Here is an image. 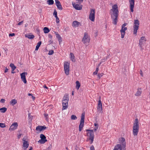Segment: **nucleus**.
Returning <instances> with one entry per match:
<instances>
[{
	"mask_svg": "<svg viewBox=\"0 0 150 150\" xmlns=\"http://www.w3.org/2000/svg\"><path fill=\"white\" fill-rule=\"evenodd\" d=\"M17 102V101L15 99L12 100L10 102V104L12 105L16 104Z\"/></svg>",
	"mask_w": 150,
	"mask_h": 150,
	"instance_id": "cd10ccee",
	"label": "nucleus"
},
{
	"mask_svg": "<svg viewBox=\"0 0 150 150\" xmlns=\"http://www.w3.org/2000/svg\"><path fill=\"white\" fill-rule=\"evenodd\" d=\"M112 8L110 11L111 18L112 20V23L115 25L117 24L118 17L119 15V11L118 6L117 4H115L112 6Z\"/></svg>",
	"mask_w": 150,
	"mask_h": 150,
	"instance_id": "f257e3e1",
	"label": "nucleus"
},
{
	"mask_svg": "<svg viewBox=\"0 0 150 150\" xmlns=\"http://www.w3.org/2000/svg\"><path fill=\"white\" fill-rule=\"evenodd\" d=\"M72 5L73 7L76 10H80L82 8V6L81 5H79L73 3H72Z\"/></svg>",
	"mask_w": 150,
	"mask_h": 150,
	"instance_id": "dca6fc26",
	"label": "nucleus"
},
{
	"mask_svg": "<svg viewBox=\"0 0 150 150\" xmlns=\"http://www.w3.org/2000/svg\"><path fill=\"white\" fill-rule=\"evenodd\" d=\"M44 32L45 33H48L50 32V30L47 28L45 27L43 28Z\"/></svg>",
	"mask_w": 150,
	"mask_h": 150,
	"instance_id": "c756f323",
	"label": "nucleus"
},
{
	"mask_svg": "<svg viewBox=\"0 0 150 150\" xmlns=\"http://www.w3.org/2000/svg\"><path fill=\"white\" fill-rule=\"evenodd\" d=\"M94 131L93 130H86L87 132H88L87 133V136L89 137V139L91 140V144L93 143V141L94 138Z\"/></svg>",
	"mask_w": 150,
	"mask_h": 150,
	"instance_id": "7ed1b4c3",
	"label": "nucleus"
},
{
	"mask_svg": "<svg viewBox=\"0 0 150 150\" xmlns=\"http://www.w3.org/2000/svg\"><path fill=\"white\" fill-rule=\"evenodd\" d=\"M74 93L73 92H72V95H74Z\"/></svg>",
	"mask_w": 150,
	"mask_h": 150,
	"instance_id": "680f3d73",
	"label": "nucleus"
},
{
	"mask_svg": "<svg viewBox=\"0 0 150 150\" xmlns=\"http://www.w3.org/2000/svg\"><path fill=\"white\" fill-rule=\"evenodd\" d=\"M127 23H125L123 24L122 26V28L120 30V32L121 33V37L122 38H124L125 32V31L127 29V27H125L127 25Z\"/></svg>",
	"mask_w": 150,
	"mask_h": 150,
	"instance_id": "1a4fd4ad",
	"label": "nucleus"
},
{
	"mask_svg": "<svg viewBox=\"0 0 150 150\" xmlns=\"http://www.w3.org/2000/svg\"><path fill=\"white\" fill-rule=\"evenodd\" d=\"M103 74L101 73V74H99L98 75V77L99 78V79H100L101 77L103 76Z\"/></svg>",
	"mask_w": 150,
	"mask_h": 150,
	"instance_id": "a19ab883",
	"label": "nucleus"
},
{
	"mask_svg": "<svg viewBox=\"0 0 150 150\" xmlns=\"http://www.w3.org/2000/svg\"><path fill=\"white\" fill-rule=\"evenodd\" d=\"M32 98L33 100H34L35 98V97L33 96H32Z\"/></svg>",
	"mask_w": 150,
	"mask_h": 150,
	"instance_id": "5fc2aeb1",
	"label": "nucleus"
},
{
	"mask_svg": "<svg viewBox=\"0 0 150 150\" xmlns=\"http://www.w3.org/2000/svg\"><path fill=\"white\" fill-rule=\"evenodd\" d=\"M27 75V72H24L21 74V78L22 80L25 83H27V81L25 78V75Z\"/></svg>",
	"mask_w": 150,
	"mask_h": 150,
	"instance_id": "2eb2a0df",
	"label": "nucleus"
},
{
	"mask_svg": "<svg viewBox=\"0 0 150 150\" xmlns=\"http://www.w3.org/2000/svg\"><path fill=\"white\" fill-rule=\"evenodd\" d=\"M47 3L49 5H52L54 4V1L53 0H49L47 1Z\"/></svg>",
	"mask_w": 150,
	"mask_h": 150,
	"instance_id": "c9c22d12",
	"label": "nucleus"
},
{
	"mask_svg": "<svg viewBox=\"0 0 150 150\" xmlns=\"http://www.w3.org/2000/svg\"><path fill=\"white\" fill-rule=\"evenodd\" d=\"M97 110L98 112L99 113H102L103 112L102 104L100 100H99L98 101Z\"/></svg>",
	"mask_w": 150,
	"mask_h": 150,
	"instance_id": "ddd939ff",
	"label": "nucleus"
},
{
	"mask_svg": "<svg viewBox=\"0 0 150 150\" xmlns=\"http://www.w3.org/2000/svg\"><path fill=\"white\" fill-rule=\"evenodd\" d=\"M10 66L11 68L12 69V70L13 71L15 70V69H16V67L13 64L11 63L10 65Z\"/></svg>",
	"mask_w": 150,
	"mask_h": 150,
	"instance_id": "72a5a7b5",
	"label": "nucleus"
},
{
	"mask_svg": "<svg viewBox=\"0 0 150 150\" xmlns=\"http://www.w3.org/2000/svg\"><path fill=\"white\" fill-rule=\"evenodd\" d=\"M55 18H56V23H59V18H58V17L57 16V17H55Z\"/></svg>",
	"mask_w": 150,
	"mask_h": 150,
	"instance_id": "37998d69",
	"label": "nucleus"
},
{
	"mask_svg": "<svg viewBox=\"0 0 150 150\" xmlns=\"http://www.w3.org/2000/svg\"><path fill=\"white\" fill-rule=\"evenodd\" d=\"M11 73L12 74H14V73H15V72L13 71V70H12V71Z\"/></svg>",
	"mask_w": 150,
	"mask_h": 150,
	"instance_id": "052dcab7",
	"label": "nucleus"
},
{
	"mask_svg": "<svg viewBox=\"0 0 150 150\" xmlns=\"http://www.w3.org/2000/svg\"><path fill=\"white\" fill-rule=\"evenodd\" d=\"M90 41V38L88 34L86 33H85L82 40V42L85 44H87L89 43Z\"/></svg>",
	"mask_w": 150,
	"mask_h": 150,
	"instance_id": "6e6552de",
	"label": "nucleus"
},
{
	"mask_svg": "<svg viewBox=\"0 0 150 150\" xmlns=\"http://www.w3.org/2000/svg\"><path fill=\"white\" fill-rule=\"evenodd\" d=\"M146 40L145 37H141L139 41V45L140 47V50L142 51L144 49L143 47L144 45L146 43Z\"/></svg>",
	"mask_w": 150,
	"mask_h": 150,
	"instance_id": "20e7f679",
	"label": "nucleus"
},
{
	"mask_svg": "<svg viewBox=\"0 0 150 150\" xmlns=\"http://www.w3.org/2000/svg\"><path fill=\"white\" fill-rule=\"evenodd\" d=\"M5 100L4 99H2L1 100L0 102L1 103H4L5 102Z\"/></svg>",
	"mask_w": 150,
	"mask_h": 150,
	"instance_id": "c03bdc74",
	"label": "nucleus"
},
{
	"mask_svg": "<svg viewBox=\"0 0 150 150\" xmlns=\"http://www.w3.org/2000/svg\"><path fill=\"white\" fill-rule=\"evenodd\" d=\"M0 127L1 128H4L6 127L5 124L0 123Z\"/></svg>",
	"mask_w": 150,
	"mask_h": 150,
	"instance_id": "4c0bfd02",
	"label": "nucleus"
},
{
	"mask_svg": "<svg viewBox=\"0 0 150 150\" xmlns=\"http://www.w3.org/2000/svg\"><path fill=\"white\" fill-rule=\"evenodd\" d=\"M23 23V21H22L21 22H19L18 24V25H21Z\"/></svg>",
	"mask_w": 150,
	"mask_h": 150,
	"instance_id": "49530a36",
	"label": "nucleus"
},
{
	"mask_svg": "<svg viewBox=\"0 0 150 150\" xmlns=\"http://www.w3.org/2000/svg\"><path fill=\"white\" fill-rule=\"evenodd\" d=\"M140 74L142 76H143V73H142V71L141 70L140 71Z\"/></svg>",
	"mask_w": 150,
	"mask_h": 150,
	"instance_id": "8fccbe9b",
	"label": "nucleus"
},
{
	"mask_svg": "<svg viewBox=\"0 0 150 150\" xmlns=\"http://www.w3.org/2000/svg\"><path fill=\"white\" fill-rule=\"evenodd\" d=\"M43 87H44V88H46V89H48V88L47 87V86H45V85L43 86Z\"/></svg>",
	"mask_w": 150,
	"mask_h": 150,
	"instance_id": "13d9d810",
	"label": "nucleus"
},
{
	"mask_svg": "<svg viewBox=\"0 0 150 150\" xmlns=\"http://www.w3.org/2000/svg\"><path fill=\"white\" fill-rule=\"evenodd\" d=\"M25 37L26 38H28L30 39H32L34 38V36L33 35H30L28 34H25Z\"/></svg>",
	"mask_w": 150,
	"mask_h": 150,
	"instance_id": "bb28decb",
	"label": "nucleus"
},
{
	"mask_svg": "<svg viewBox=\"0 0 150 150\" xmlns=\"http://www.w3.org/2000/svg\"><path fill=\"white\" fill-rule=\"evenodd\" d=\"M94 125L95 127L94 129L93 130H94V131H96L97 130L98 128V124L97 123H95Z\"/></svg>",
	"mask_w": 150,
	"mask_h": 150,
	"instance_id": "f704fd0d",
	"label": "nucleus"
},
{
	"mask_svg": "<svg viewBox=\"0 0 150 150\" xmlns=\"http://www.w3.org/2000/svg\"><path fill=\"white\" fill-rule=\"evenodd\" d=\"M77 118V117L75 115H72L71 116V119L72 120H76Z\"/></svg>",
	"mask_w": 150,
	"mask_h": 150,
	"instance_id": "e433bc0d",
	"label": "nucleus"
},
{
	"mask_svg": "<svg viewBox=\"0 0 150 150\" xmlns=\"http://www.w3.org/2000/svg\"><path fill=\"white\" fill-rule=\"evenodd\" d=\"M40 137L41 139L38 142L41 144H43L47 141V140L46 139V137L43 134H40Z\"/></svg>",
	"mask_w": 150,
	"mask_h": 150,
	"instance_id": "9b49d317",
	"label": "nucleus"
},
{
	"mask_svg": "<svg viewBox=\"0 0 150 150\" xmlns=\"http://www.w3.org/2000/svg\"><path fill=\"white\" fill-rule=\"evenodd\" d=\"M44 116L45 117H46V118H47V116H48V115L47 114H44Z\"/></svg>",
	"mask_w": 150,
	"mask_h": 150,
	"instance_id": "3c124183",
	"label": "nucleus"
},
{
	"mask_svg": "<svg viewBox=\"0 0 150 150\" xmlns=\"http://www.w3.org/2000/svg\"><path fill=\"white\" fill-rule=\"evenodd\" d=\"M91 150H95L94 148L93 145L91 146L90 147Z\"/></svg>",
	"mask_w": 150,
	"mask_h": 150,
	"instance_id": "a18cd8bd",
	"label": "nucleus"
},
{
	"mask_svg": "<svg viewBox=\"0 0 150 150\" xmlns=\"http://www.w3.org/2000/svg\"><path fill=\"white\" fill-rule=\"evenodd\" d=\"M57 12L55 10L54 11V12H53V15L54 16H55V17H57Z\"/></svg>",
	"mask_w": 150,
	"mask_h": 150,
	"instance_id": "79ce46f5",
	"label": "nucleus"
},
{
	"mask_svg": "<svg viewBox=\"0 0 150 150\" xmlns=\"http://www.w3.org/2000/svg\"><path fill=\"white\" fill-rule=\"evenodd\" d=\"M18 126V123L16 122H14L10 126L9 130L10 131H14L17 128Z\"/></svg>",
	"mask_w": 150,
	"mask_h": 150,
	"instance_id": "4468645a",
	"label": "nucleus"
},
{
	"mask_svg": "<svg viewBox=\"0 0 150 150\" xmlns=\"http://www.w3.org/2000/svg\"><path fill=\"white\" fill-rule=\"evenodd\" d=\"M139 23L138 20H135L134 21L133 26V34L135 35H137V30L139 27Z\"/></svg>",
	"mask_w": 150,
	"mask_h": 150,
	"instance_id": "39448f33",
	"label": "nucleus"
},
{
	"mask_svg": "<svg viewBox=\"0 0 150 150\" xmlns=\"http://www.w3.org/2000/svg\"><path fill=\"white\" fill-rule=\"evenodd\" d=\"M23 141L24 142L23 143V147L25 150L28 147L29 144L27 141H25V139L24 138L23 139Z\"/></svg>",
	"mask_w": 150,
	"mask_h": 150,
	"instance_id": "412c9836",
	"label": "nucleus"
},
{
	"mask_svg": "<svg viewBox=\"0 0 150 150\" xmlns=\"http://www.w3.org/2000/svg\"><path fill=\"white\" fill-rule=\"evenodd\" d=\"M55 33L56 34V37L58 38L60 44V42L62 41V38L57 33L55 32Z\"/></svg>",
	"mask_w": 150,
	"mask_h": 150,
	"instance_id": "a878e982",
	"label": "nucleus"
},
{
	"mask_svg": "<svg viewBox=\"0 0 150 150\" xmlns=\"http://www.w3.org/2000/svg\"><path fill=\"white\" fill-rule=\"evenodd\" d=\"M95 9L93 8L91 9L90 13L89 16V19L92 21H94L95 20Z\"/></svg>",
	"mask_w": 150,
	"mask_h": 150,
	"instance_id": "9d476101",
	"label": "nucleus"
},
{
	"mask_svg": "<svg viewBox=\"0 0 150 150\" xmlns=\"http://www.w3.org/2000/svg\"><path fill=\"white\" fill-rule=\"evenodd\" d=\"M76 88L77 90H79V88L81 86V84L78 81H77L76 82Z\"/></svg>",
	"mask_w": 150,
	"mask_h": 150,
	"instance_id": "c85d7f7f",
	"label": "nucleus"
},
{
	"mask_svg": "<svg viewBox=\"0 0 150 150\" xmlns=\"http://www.w3.org/2000/svg\"><path fill=\"white\" fill-rule=\"evenodd\" d=\"M85 118V113H82L81 116V120L80 122V124L79 126V131L80 132L81 131L84 125Z\"/></svg>",
	"mask_w": 150,
	"mask_h": 150,
	"instance_id": "0eeeda50",
	"label": "nucleus"
},
{
	"mask_svg": "<svg viewBox=\"0 0 150 150\" xmlns=\"http://www.w3.org/2000/svg\"><path fill=\"white\" fill-rule=\"evenodd\" d=\"M120 143L121 144L123 150H125L126 142L124 138L122 137L119 139Z\"/></svg>",
	"mask_w": 150,
	"mask_h": 150,
	"instance_id": "f8f14e48",
	"label": "nucleus"
},
{
	"mask_svg": "<svg viewBox=\"0 0 150 150\" xmlns=\"http://www.w3.org/2000/svg\"><path fill=\"white\" fill-rule=\"evenodd\" d=\"M49 37L50 38H52V36L51 35H49Z\"/></svg>",
	"mask_w": 150,
	"mask_h": 150,
	"instance_id": "864d4df0",
	"label": "nucleus"
},
{
	"mask_svg": "<svg viewBox=\"0 0 150 150\" xmlns=\"http://www.w3.org/2000/svg\"><path fill=\"white\" fill-rule=\"evenodd\" d=\"M32 148H31L30 149H29L28 150H32Z\"/></svg>",
	"mask_w": 150,
	"mask_h": 150,
	"instance_id": "e2e57ef3",
	"label": "nucleus"
},
{
	"mask_svg": "<svg viewBox=\"0 0 150 150\" xmlns=\"http://www.w3.org/2000/svg\"><path fill=\"white\" fill-rule=\"evenodd\" d=\"M122 147L120 144H118L116 145L114 148L113 150H121Z\"/></svg>",
	"mask_w": 150,
	"mask_h": 150,
	"instance_id": "393cba45",
	"label": "nucleus"
},
{
	"mask_svg": "<svg viewBox=\"0 0 150 150\" xmlns=\"http://www.w3.org/2000/svg\"><path fill=\"white\" fill-rule=\"evenodd\" d=\"M7 109L3 107L0 108V111L2 113H4L7 110Z\"/></svg>",
	"mask_w": 150,
	"mask_h": 150,
	"instance_id": "473e14b6",
	"label": "nucleus"
},
{
	"mask_svg": "<svg viewBox=\"0 0 150 150\" xmlns=\"http://www.w3.org/2000/svg\"><path fill=\"white\" fill-rule=\"evenodd\" d=\"M55 4L58 8L59 10H62V7L61 5L60 2L58 0H55Z\"/></svg>",
	"mask_w": 150,
	"mask_h": 150,
	"instance_id": "aec40b11",
	"label": "nucleus"
},
{
	"mask_svg": "<svg viewBox=\"0 0 150 150\" xmlns=\"http://www.w3.org/2000/svg\"><path fill=\"white\" fill-rule=\"evenodd\" d=\"M15 35V34L14 33L10 34H9V36H14Z\"/></svg>",
	"mask_w": 150,
	"mask_h": 150,
	"instance_id": "09e8293b",
	"label": "nucleus"
},
{
	"mask_svg": "<svg viewBox=\"0 0 150 150\" xmlns=\"http://www.w3.org/2000/svg\"><path fill=\"white\" fill-rule=\"evenodd\" d=\"M99 68L98 67H97L96 69V70L95 71L93 72V74H98V71Z\"/></svg>",
	"mask_w": 150,
	"mask_h": 150,
	"instance_id": "58836bf2",
	"label": "nucleus"
},
{
	"mask_svg": "<svg viewBox=\"0 0 150 150\" xmlns=\"http://www.w3.org/2000/svg\"><path fill=\"white\" fill-rule=\"evenodd\" d=\"M69 96L67 94H65L64 95V96L63 97L62 100V103H68V101H69Z\"/></svg>",
	"mask_w": 150,
	"mask_h": 150,
	"instance_id": "6ab92c4d",
	"label": "nucleus"
},
{
	"mask_svg": "<svg viewBox=\"0 0 150 150\" xmlns=\"http://www.w3.org/2000/svg\"><path fill=\"white\" fill-rule=\"evenodd\" d=\"M54 53V51L53 50H51L49 51L48 54L50 55H51L53 54Z\"/></svg>",
	"mask_w": 150,
	"mask_h": 150,
	"instance_id": "ea45409f",
	"label": "nucleus"
},
{
	"mask_svg": "<svg viewBox=\"0 0 150 150\" xmlns=\"http://www.w3.org/2000/svg\"><path fill=\"white\" fill-rule=\"evenodd\" d=\"M101 62H100L98 64V65L97 67H98V68H99V67L100 66V64H101Z\"/></svg>",
	"mask_w": 150,
	"mask_h": 150,
	"instance_id": "4d7b16f0",
	"label": "nucleus"
},
{
	"mask_svg": "<svg viewBox=\"0 0 150 150\" xmlns=\"http://www.w3.org/2000/svg\"><path fill=\"white\" fill-rule=\"evenodd\" d=\"M129 2L130 4V9L132 12L134 11L133 8L134 7V0H129Z\"/></svg>",
	"mask_w": 150,
	"mask_h": 150,
	"instance_id": "a211bd4d",
	"label": "nucleus"
},
{
	"mask_svg": "<svg viewBox=\"0 0 150 150\" xmlns=\"http://www.w3.org/2000/svg\"><path fill=\"white\" fill-rule=\"evenodd\" d=\"M8 70V69L7 68H6L4 72L6 73V72H7Z\"/></svg>",
	"mask_w": 150,
	"mask_h": 150,
	"instance_id": "603ef678",
	"label": "nucleus"
},
{
	"mask_svg": "<svg viewBox=\"0 0 150 150\" xmlns=\"http://www.w3.org/2000/svg\"><path fill=\"white\" fill-rule=\"evenodd\" d=\"M79 25H81L80 23L76 21H74L72 23V26L73 27H77Z\"/></svg>",
	"mask_w": 150,
	"mask_h": 150,
	"instance_id": "5701e85b",
	"label": "nucleus"
},
{
	"mask_svg": "<svg viewBox=\"0 0 150 150\" xmlns=\"http://www.w3.org/2000/svg\"><path fill=\"white\" fill-rule=\"evenodd\" d=\"M70 64L68 62H64V67L65 74L68 75L69 74V72Z\"/></svg>",
	"mask_w": 150,
	"mask_h": 150,
	"instance_id": "423d86ee",
	"label": "nucleus"
},
{
	"mask_svg": "<svg viewBox=\"0 0 150 150\" xmlns=\"http://www.w3.org/2000/svg\"><path fill=\"white\" fill-rule=\"evenodd\" d=\"M21 134H19V135H18V139H19L21 137Z\"/></svg>",
	"mask_w": 150,
	"mask_h": 150,
	"instance_id": "6e6d98bb",
	"label": "nucleus"
},
{
	"mask_svg": "<svg viewBox=\"0 0 150 150\" xmlns=\"http://www.w3.org/2000/svg\"><path fill=\"white\" fill-rule=\"evenodd\" d=\"M139 128L138 120L137 118H136L135 119L133 127V134L134 136H136L137 135Z\"/></svg>",
	"mask_w": 150,
	"mask_h": 150,
	"instance_id": "f03ea898",
	"label": "nucleus"
},
{
	"mask_svg": "<svg viewBox=\"0 0 150 150\" xmlns=\"http://www.w3.org/2000/svg\"><path fill=\"white\" fill-rule=\"evenodd\" d=\"M62 110L67 109L68 106V103H62Z\"/></svg>",
	"mask_w": 150,
	"mask_h": 150,
	"instance_id": "b1692460",
	"label": "nucleus"
},
{
	"mask_svg": "<svg viewBox=\"0 0 150 150\" xmlns=\"http://www.w3.org/2000/svg\"><path fill=\"white\" fill-rule=\"evenodd\" d=\"M142 93V88H138L137 89V91L135 93V95L137 96H139Z\"/></svg>",
	"mask_w": 150,
	"mask_h": 150,
	"instance_id": "4be33fe9",
	"label": "nucleus"
},
{
	"mask_svg": "<svg viewBox=\"0 0 150 150\" xmlns=\"http://www.w3.org/2000/svg\"><path fill=\"white\" fill-rule=\"evenodd\" d=\"M28 95L29 96H33L32 95V94L31 93H29L28 94Z\"/></svg>",
	"mask_w": 150,
	"mask_h": 150,
	"instance_id": "bf43d9fd",
	"label": "nucleus"
},
{
	"mask_svg": "<svg viewBox=\"0 0 150 150\" xmlns=\"http://www.w3.org/2000/svg\"><path fill=\"white\" fill-rule=\"evenodd\" d=\"M70 55H71V58L72 61L75 62V60L74 59V56L73 54L72 53H71Z\"/></svg>",
	"mask_w": 150,
	"mask_h": 150,
	"instance_id": "2f4dec72",
	"label": "nucleus"
},
{
	"mask_svg": "<svg viewBox=\"0 0 150 150\" xmlns=\"http://www.w3.org/2000/svg\"><path fill=\"white\" fill-rule=\"evenodd\" d=\"M41 42L40 41L37 44V45L36 46V48L35 50H38L40 47V45H41Z\"/></svg>",
	"mask_w": 150,
	"mask_h": 150,
	"instance_id": "7c9ffc66",
	"label": "nucleus"
},
{
	"mask_svg": "<svg viewBox=\"0 0 150 150\" xmlns=\"http://www.w3.org/2000/svg\"><path fill=\"white\" fill-rule=\"evenodd\" d=\"M46 128V127L45 126H38L36 128V130L38 131L37 133H40L41 131L45 130Z\"/></svg>",
	"mask_w": 150,
	"mask_h": 150,
	"instance_id": "f3484780",
	"label": "nucleus"
},
{
	"mask_svg": "<svg viewBox=\"0 0 150 150\" xmlns=\"http://www.w3.org/2000/svg\"><path fill=\"white\" fill-rule=\"evenodd\" d=\"M25 27L26 26V25H25Z\"/></svg>",
	"mask_w": 150,
	"mask_h": 150,
	"instance_id": "0e129e2a",
	"label": "nucleus"
},
{
	"mask_svg": "<svg viewBox=\"0 0 150 150\" xmlns=\"http://www.w3.org/2000/svg\"><path fill=\"white\" fill-rule=\"evenodd\" d=\"M78 1V2L80 3H81L83 1V0H76Z\"/></svg>",
	"mask_w": 150,
	"mask_h": 150,
	"instance_id": "de8ad7c7",
	"label": "nucleus"
}]
</instances>
